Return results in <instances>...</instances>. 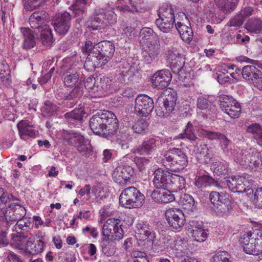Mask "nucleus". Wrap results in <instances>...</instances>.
Returning a JSON list of instances; mask_svg holds the SVG:
<instances>
[{"mask_svg":"<svg viewBox=\"0 0 262 262\" xmlns=\"http://www.w3.org/2000/svg\"><path fill=\"white\" fill-rule=\"evenodd\" d=\"M101 9H96L93 14L88 21V28L92 30H100L107 27V23L105 21Z\"/></svg>","mask_w":262,"mask_h":262,"instance_id":"obj_18","label":"nucleus"},{"mask_svg":"<svg viewBox=\"0 0 262 262\" xmlns=\"http://www.w3.org/2000/svg\"><path fill=\"white\" fill-rule=\"evenodd\" d=\"M43 3V0H29L25 3L24 7L26 10L31 11L37 9Z\"/></svg>","mask_w":262,"mask_h":262,"instance_id":"obj_54","label":"nucleus"},{"mask_svg":"<svg viewBox=\"0 0 262 262\" xmlns=\"http://www.w3.org/2000/svg\"><path fill=\"white\" fill-rule=\"evenodd\" d=\"M88 0H75L72 5L73 13L75 17H79L76 19L78 23H80L83 18V15L86 12L85 5Z\"/></svg>","mask_w":262,"mask_h":262,"instance_id":"obj_34","label":"nucleus"},{"mask_svg":"<svg viewBox=\"0 0 262 262\" xmlns=\"http://www.w3.org/2000/svg\"><path fill=\"white\" fill-rule=\"evenodd\" d=\"M59 110L58 106L49 101H46L43 107V113L49 116L55 115Z\"/></svg>","mask_w":262,"mask_h":262,"instance_id":"obj_49","label":"nucleus"},{"mask_svg":"<svg viewBox=\"0 0 262 262\" xmlns=\"http://www.w3.org/2000/svg\"><path fill=\"white\" fill-rule=\"evenodd\" d=\"M176 101L177 97L172 93L159 96L156 102L157 115L161 118L168 116L173 111Z\"/></svg>","mask_w":262,"mask_h":262,"instance_id":"obj_10","label":"nucleus"},{"mask_svg":"<svg viewBox=\"0 0 262 262\" xmlns=\"http://www.w3.org/2000/svg\"><path fill=\"white\" fill-rule=\"evenodd\" d=\"M155 23L158 29L162 32H169L173 28L174 23H176L173 10L170 8L167 12H165L159 15Z\"/></svg>","mask_w":262,"mask_h":262,"instance_id":"obj_14","label":"nucleus"},{"mask_svg":"<svg viewBox=\"0 0 262 262\" xmlns=\"http://www.w3.org/2000/svg\"><path fill=\"white\" fill-rule=\"evenodd\" d=\"M234 161L245 168L256 170L262 166L259 154L255 149L241 150L234 155Z\"/></svg>","mask_w":262,"mask_h":262,"instance_id":"obj_6","label":"nucleus"},{"mask_svg":"<svg viewBox=\"0 0 262 262\" xmlns=\"http://www.w3.org/2000/svg\"><path fill=\"white\" fill-rule=\"evenodd\" d=\"M235 100L232 96L229 95L221 94L219 96V105L222 111Z\"/></svg>","mask_w":262,"mask_h":262,"instance_id":"obj_52","label":"nucleus"},{"mask_svg":"<svg viewBox=\"0 0 262 262\" xmlns=\"http://www.w3.org/2000/svg\"><path fill=\"white\" fill-rule=\"evenodd\" d=\"M20 202L18 198L0 187V217L3 218V226L6 229L26 216V210Z\"/></svg>","mask_w":262,"mask_h":262,"instance_id":"obj_1","label":"nucleus"},{"mask_svg":"<svg viewBox=\"0 0 262 262\" xmlns=\"http://www.w3.org/2000/svg\"><path fill=\"white\" fill-rule=\"evenodd\" d=\"M210 167L213 170V173L217 176L223 174L227 172V165L220 161L213 162Z\"/></svg>","mask_w":262,"mask_h":262,"instance_id":"obj_47","label":"nucleus"},{"mask_svg":"<svg viewBox=\"0 0 262 262\" xmlns=\"http://www.w3.org/2000/svg\"><path fill=\"white\" fill-rule=\"evenodd\" d=\"M170 67L174 73L180 72L184 64V61H183L182 57L177 58L176 60H173L169 62Z\"/></svg>","mask_w":262,"mask_h":262,"instance_id":"obj_58","label":"nucleus"},{"mask_svg":"<svg viewBox=\"0 0 262 262\" xmlns=\"http://www.w3.org/2000/svg\"><path fill=\"white\" fill-rule=\"evenodd\" d=\"M89 124L91 130L95 135L103 138L112 137L119 129L118 121L116 115L109 111L97 112L90 118Z\"/></svg>","mask_w":262,"mask_h":262,"instance_id":"obj_2","label":"nucleus"},{"mask_svg":"<svg viewBox=\"0 0 262 262\" xmlns=\"http://www.w3.org/2000/svg\"><path fill=\"white\" fill-rule=\"evenodd\" d=\"M124 167H117L113 173V177L115 180H129L130 179L129 176H127L124 172Z\"/></svg>","mask_w":262,"mask_h":262,"instance_id":"obj_53","label":"nucleus"},{"mask_svg":"<svg viewBox=\"0 0 262 262\" xmlns=\"http://www.w3.org/2000/svg\"><path fill=\"white\" fill-rule=\"evenodd\" d=\"M49 19L48 13L45 11H35L29 17V22L33 29L45 27V24Z\"/></svg>","mask_w":262,"mask_h":262,"instance_id":"obj_20","label":"nucleus"},{"mask_svg":"<svg viewBox=\"0 0 262 262\" xmlns=\"http://www.w3.org/2000/svg\"><path fill=\"white\" fill-rule=\"evenodd\" d=\"M71 139H73L74 141L79 142L77 145V148L82 156L87 157L92 154L93 150L91 144L90 142L84 140L83 136L73 133L71 135Z\"/></svg>","mask_w":262,"mask_h":262,"instance_id":"obj_21","label":"nucleus"},{"mask_svg":"<svg viewBox=\"0 0 262 262\" xmlns=\"http://www.w3.org/2000/svg\"><path fill=\"white\" fill-rule=\"evenodd\" d=\"M202 135L205 137H207L210 140L218 139L221 133L219 132L208 131L206 130H202L200 131Z\"/></svg>","mask_w":262,"mask_h":262,"instance_id":"obj_64","label":"nucleus"},{"mask_svg":"<svg viewBox=\"0 0 262 262\" xmlns=\"http://www.w3.org/2000/svg\"><path fill=\"white\" fill-rule=\"evenodd\" d=\"M113 241L105 239H102L101 246L102 251L104 254L107 256H111L115 253V249L112 246Z\"/></svg>","mask_w":262,"mask_h":262,"instance_id":"obj_46","label":"nucleus"},{"mask_svg":"<svg viewBox=\"0 0 262 262\" xmlns=\"http://www.w3.org/2000/svg\"><path fill=\"white\" fill-rule=\"evenodd\" d=\"M122 35L124 37H127L129 40H133L137 35L135 28L132 27L129 25H127L123 29Z\"/></svg>","mask_w":262,"mask_h":262,"instance_id":"obj_56","label":"nucleus"},{"mask_svg":"<svg viewBox=\"0 0 262 262\" xmlns=\"http://www.w3.org/2000/svg\"><path fill=\"white\" fill-rule=\"evenodd\" d=\"M122 226L121 221L118 219H107L102 227V239L112 241L121 239L124 235Z\"/></svg>","mask_w":262,"mask_h":262,"instance_id":"obj_8","label":"nucleus"},{"mask_svg":"<svg viewBox=\"0 0 262 262\" xmlns=\"http://www.w3.org/2000/svg\"><path fill=\"white\" fill-rule=\"evenodd\" d=\"M246 131L252 134L253 138L256 140L262 135V126L258 123H253L247 127Z\"/></svg>","mask_w":262,"mask_h":262,"instance_id":"obj_48","label":"nucleus"},{"mask_svg":"<svg viewBox=\"0 0 262 262\" xmlns=\"http://www.w3.org/2000/svg\"><path fill=\"white\" fill-rule=\"evenodd\" d=\"M83 108L82 107L75 108L72 111L64 114V117L70 123L79 125L81 122L84 114Z\"/></svg>","mask_w":262,"mask_h":262,"instance_id":"obj_33","label":"nucleus"},{"mask_svg":"<svg viewBox=\"0 0 262 262\" xmlns=\"http://www.w3.org/2000/svg\"><path fill=\"white\" fill-rule=\"evenodd\" d=\"M179 204L185 209L191 210L194 205V200L191 195L184 193L180 196Z\"/></svg>","mask_w":262,"mask_h":262,"instance_id":"obj_42","label":"nucleus"},{"mask_svg":"<svg viewBox=\"0 0 262 262\" xmlns=\"http://www.w3.org/2000/svg\"><path fill=\"white\" fill-rule=\"evenodd\" d=\"M171 78L172 75L168 70H160L153 74L150 81L153 87L164 89L169 85Z\"/></svg>","mask_w":262,"mask_h":262,"instance_id":"obj_15","label":"nucleus"},{"mask_svg":"<svg viewBox=\"0 0 262 262\" xmlns=\"http://www.w3.org/2000/svg\"><path fill=\"white\" fill-rule=\"evenodd\" d=\"M28 240L25 234H17L12 236L11 245L18 249L26 251Z\"/></svg>","mask_w":262,"mask_h":262,"instance_id":"obj_37","label":"nucleus"},{"mask_svg":"<svg viewBox=\"0 0 262 262\" xmlns=\"http://www.w3.org/2000/svg\"><path fill=\"white\" fill-rule=\"evenodd\" d=\"M209 200L216 214L220 216L228 215L233 209V201L227 194L211 191Z\"/></svg>","mask_w":262,"mask_h":262,"instance_id":"obj_5","label":"nucleus"},{"mask_svg":"<svg viewBox=\"0 0 262 262\" xmlns=\"http://www.w3.org/2000/svg\"><path fill=\"white\" fill-rule=\"evenodd\" d=\"M96 77H88L85 82V88L89 92L96 93L98 92L96 88Z\"/></svg>","mask_w":262,"mask_h":262,"instance_id":"obj_55","label":"nucleus"},{"mask_svg":"<svg viewBox=\"0 0 262 262\" xmlns=\"http://www.w3.org/2000/svg\"><path fill=\"white\" fill-rule=\"evenodd\" d=\"M216 6L225 14H229L236 8L239 0H214Z\"/></svg>","mask_w":262,"mask_h":262,"instance_id":"obj_29","label":"nucleus"},{"mask_svg":"<svg viewBox=\"0 0 262 262\" xmlns=\"http://www.w3.org/2000/svg\"><path fill=\"white\" fill-rule=\"evenodd\" d=\"M247 196L257 208L262 207V188H258L254 191L251 188L248 192Z\"/></svg>","mask_w":262,"mask_h":262,"instance_id":"obj_38","label":"nucleus"},{"mask_svg":"<svg viewBox=\"0 0 262 262\" xmlns=\"http://www.w3.org/2000/svg\"><path fill=\"white\" fill-rule=\"evenodd\" d=\"M40 40L44 46H49L52 44L54 41L53 34L51 33V30L47 26L41 30L40 33Z\"/></svg>","mask_w":262,"mask_h":262,"instance_id":"obj_40","label":"nucleus"},{"mask_svg":"<svg viewBox=\"0 0 262 262\" xmlns=\"http://www.w3.org/2000/svg\"><path fill=\"white\" fill-rule=\"evenodd\" d=\"M246 61L252 65H247L242 68V77L249 83L262 90V72L255 67L262 69V61L249 58H247Z\"/></svg>","mask_w":262,"mask_h":262,"instance_id":"obj_3","label":"nucleus"},{"mask_svg":"<svg viewBox=\"0 0 262 262\" xmlns=\"http://www.w3.org/2000/svg\"><path fill=\"white\" fill-rule=\"evenodd\" d=\"M134 161L140 171L144 170L149 163L148 159L142 157H136Z\"/></svg>","mask_w":262,"mask_h":262,"instance_id":"obj_60","label":"nucleus"},{"mask_svg":"<svg viewBox=\"0 0 262 262\" xmlns=\"http://www.w3.org/2000/svg\"><path fill=\"white\" fill-rule=\"evenodd\" d=\"M13 226V231L16 232L17 234H23L28 233L33 228L30 219H27L25 217L23 219L17 221Z\"/></svg>","mask_w":262,"mask_h":262,"instance_id":"obj_28","label":"nucleus"},{"mask_svg":"<svg viewBox=\"0 0 262 262\" xmlns=\"http://www.w3.org/2000/svg\"><path fill=\"white\" fill-rule=\"evenodd\" d=\"M96 88L98 89L97 96L101 97L104 93L109 91L113 85L112 80L105 76L96 77Z\"/></svg>","mask_w":262,"mask_h":262,"instance_id":"obj_31","label":"nucleus"},{"mask_svg":"<svg viewBox=\"0 0 262 262\" xmlns=\"http://www.w3.org/2000/svg\"><path fill=\"white\" fill-rule=\"evenodd\" d=\"M139 34L142 39L148 40L153 36L154 31L149 28H143L141 29Z\"/></svg>","mask_w":262,"mask_h":262,"instance_id":"obj_63","label":"nucleus"},{"mask_svg":"<svg viewBox=\"0 0 262 262\" xmlns=\"http://www.w3.org/2000/svg\"><path fill=\"white\" fill-rule=\"evenodd\" d=\"M229 189L233 192L243 193L249 192L251 188L250 181H226V184Z\"/></svg>","mask_w":262,"mask_h":262,"instance_id":"obj_26","label":"nucleus"},{"mask_svg":"<svg viewBox=\"0 0 262 262\" xmlns=\"http://www.w3.org/2000/svg\"><path fill=\"white\" fill-rule=\"evenodd\" d=\"M82 95V91L80 87L76 86L73 90L68 94L65 95L66 98L68 99H75L77 101Z\"/></svg>","mask_w":262,"mask_h":262,"instance_id":"obj_59","label":"nucleus"},{"mask_svg":"<svg viewBox=\"0 0 262 262\" xmlns=\"http://www.w3.org/2000/svg\"><path fill=\"white\" fill-rule=\"evenodd\" d=\"M101 12L103 17H104V19L105 21H106L107 23V26H108V24L112 25L117 22V15L114 12L113 9L108 10H104L102 9Z\"/></svg>","mask_w":262,"mask_h":262,"instance_id":"obj_50","label":"nucleus"},{"mask_svg":"<svg viewBox=\"0 0 262 262\" xmlns=\"http://www.w3.org/2000/svg\"><path fill=\"white\" fill-rule=\"evenodd\" d=\"M157 189H164L171 192H177L185 189V181H153Z\"/></svg>","mask_w":262,"mask_h":262,"instance_id":"obj_19","label":"nucleus"},{"mask_svg":"<svg viewBox=\"0 0 262 262\" xmlns=\"http://www.w3.org/2000/svg\"><path fill=\"white\" fill-rule=\"evenodd\" d=\"M210 262H233V259L227 252L219 251L211 257Z\"/></svg>","mask_w":262,"mask_h":262,"instance_id":"obj_44","label":"nucleus"},{"mask_svg":"<svg viewBox=\"0 0 262 262\" xmlns=\"http://www.w3.org/2000/svg\"><path fill=\"white\" fill-rule=\"evenodd\" d=\"M63 82L67 86H71L76 84L79 79V75L77 73V68L70 67L66 70L63 74Z\"/></svg>","mask_w":262,"mask_h":262,"instance_id":"obj_30","label":"nucleus"},{"mask_svg":"<svg viewBox=\"0 0 262 262\" xmlns=\"http://www.w3.org/2000/svg\"><path fill=\"white\" fill-rule=\"evenodd\" d=\"M175 27L183 41L187 42L191 41L193 38V32L191 27L180 21L175 23Z\"/></svg>","mask_w":262,"mask_h":262,"instance_id":"obj_32","label":"nucleus"},{"mask_svg":"<svg viewBox=\"0 0 262 262\" xmlns=\"http://www.w3.org/2000/svg\"><path fill=\"white\" fill-rule=\"evenodd\" d=\"M136 233L140 240H147L148 242H151L152 244L155 242V233L150 232L149 226L143 222L137 224Z\"/></svg>","mask_w":262,"mask_h":262,"instance_id":"obj_22","label":"nucleus"},{"mask_svg":"<svg viewBox=\"0 0 262 262\" xmlns=\"http://www.w3.org/2000/svg\"><path fill=\"white\" fill-rule=\"evenodd\" d=\"M160 52L159 45L149 43L143 52V57L144 61L147 64L150 63L157 57Z\"/></svg>","mask_w":262,"mask_h":262,"instance_id":"obj_27","label":"nucleus"},{"mask_svg":"<svg viewBox=\"0 0 262 262\" xmlns=\"http://www.w3.org/2000/svg\"><path fill=\"white\" fill-rule=\"evenodd\" d=\"M20 138L27 140L29 138H35L36 133L28 120H21L17 125Z\"/></svg>","mask_w":262,"mask_h":262,"instance_id":"obj_24","label":"nucleus"},{"mask_svg":"<svg viewBox=\"0 0 262 262\" xmlns=\"http://www.w3.org/2000/svg\"><path fill=\"white\" fill-rule=\"evenodd\" d=\"M71 14L66 11L56 14L52 23L55 31L59 35L66 34L71 26Z\"/></svg>","mask_w":262,"mask_h":262,"instance_id":"obj_13","label":"nucleus"},{"mask_svg":"<svg viewBox=\"0 0 262 262\" xmlns=\"http://www.w3.org/2000/svg\"><path fill=\"white\" fill-rule=\"evenodd\" d=\"M165 54L166 58L169 62L182 57L180 50L176 47H171L168 48L165 51Z\"/></svg>","mask_w":262,"mask_h":262,"instance_id":"obj_45","label":"nucleus"},{"mask_svg":"<svg viewBox=\"0 0 262 262\" xmlns=\"http://www.w3.org/2000/svg\"><path fill=\"white\" fill-rule=\"evenodd\" d=\"M44 243L41 240L37 241L36 243H33L30 238L28 241L26 251H29L32 254L39 253L43 251Z\"/></svg>","mask_w":262,"mask_h":262,"instance_id":"obj_41","label":"nucleus"},{"mask_svg":"<svg viewBox=\"0 0 262 262\" xmlns=\"http://www.w3.org/2000/svg\"><path fill=\"white\" fill-rule=\"evenodd\" d=\"M20 30L24 38L23 47L26 49L34 47L37 39V34L28 28H21Z\"/></svg>","mask_w":262,"mask_h":262,"instance_id":"obj_25","label":"nucleus"},{"mask_svg":"<svg viewBox=\"0 0 262 262\" xmlns=\"http://www.w3.org/2000/svg\"><path fill=\"white\" fill-rule=\"evenodd\" d=\"M164 189L154 190L151 194V197L154 202L160 204H167L175 200V196L169 191Z\"/></svg>","mask_w":262,"mask_h":262,"instance_id":"obj_23","label":"nucleus"},{"mask_svg":"<svg viewBox=\"0 0 262 262\" xmlns=\"http://www.w3.org/2000/svg\"><path fill=\"white\" fill-rule=\"evenodd\" d=\"M191 234L194 241L198 242H203L208 237V230L206 228L201 230H195V231L192 232Z\"/></svg>","mask_w":262,"mask_h":262,"instance_id":"obj_51","label":"nucleus"},{"mask_svg":"<svg viewBox=\"0 0 262 262\" xmlns=\"http://www.w3.org/2000/svg\"><path fill=\"white\" fill-rule=\"evenodd\" d=\"M246 30L252 33H260L262 30V20L257 18L249 19L246 23Z\"/></svg>","mask_w":262,"mask_h":262,"instance_id":"obj_36","label":"nucleus"},{"mask_svg":"<svg viewBox=\"0 0 262 262\" xmlns=\"http://www.w3.org/2000/svg\"><path fill=\"white\" fill-rule=\"evenodd\" d=\"M164 157L163 163L169 166L174 171L182 170L187 164V157L180 148L169 149L165 153Z\"/></svg>","mask_w":262,"mask_h":262,"instance_id":"obj_7","label":"nucleus"},{"mask_svg":"<svg viewBox=\"0 0 262 262\" xmlns=\"http://www.w3.org/2000/svg\"><path fill=\"white\" fill-rule=\"evenodd\" d=\"M256 237L252 233L244 234L239 239L240 244L243 247L244 251L249 254L258 255L262 252V234Z\"/></svg>","mask_w":262,"mask_h":262,"instance_id":"obj_9","label":"nucleus"},{"mask_svg":"<svg viewBox=\"0 0 262 262\" xmlns=\"http://www.w3.org/2000/svg\"><path fill=\"white\" fill-rule=\"evenodd\" d=\"M231 118H237L241 113V106L236 100L223 110Z\"/></svg>","mask_w":262,"mask_h":262,"instance_id":"obj_39","label":"nucleus"},{"mask_svg":"<svg viewBox=\"0 0 262 262\" xmlns=\"http://www.w3.org/2000/svg\"><path fill=\"white\" fill-rule=\"evenodd\" d=\"M244 21V18L242 17V16L239 14L229 21L228 26L229 27H239L243 25Z\"/></svg>","mask_w":262,"mask_h":262,"instance_id":"obj_62","label":"nucleus"},{"mask_svg":"<svg viewBox=\"0 0 262 262\" xmlns=\"http://www.w3.org/2000/svg\"><path fill=\"white\" fill-rule=\"evenodd\" d=\"M179 138H187L191 141H194L197 137L194 133L193 126L190 122H188L185 126L184 132L179 135Z\"/></svg>","mask_w":262,"mask_h":262,"instance_id":"obj_43","label":"nucleus"},{"mask_svg":"<svg viewBox=\"0 0 262 262\" xmlns=\"http://www.w3.org/2000/svg\"><path fill=\"white\" fill-rule=\"evenodd\" d=\"M147 127V124L144 120L141 119L137 121L132 126L135 133L141 134L143 132Z\"/></svg>","mask_w":262,"mask_h":262,"instance_id":"obj_57","label":"nucleus"},{"mask_svg":"<svg viewBox=\"0 0 262 262\" xmlns=\"http://www.w3.org/2000/svg\"><path fill=\"white\" fill-rule=\"evenodd\" d=\"M159 146V140L154 137L146 138L141 144L133 149V152L140 155H150L155 152Z\"/></svg>","mask_w":262,"mask_h":262,"instance_id":"obj_17","label":"nucleus"},{"mask_svg":"<svg viewBox=\"0 0 262 262\" xmlns=\"http://www.w3.org/2000/svg\"><path fill=\"white\" fill-rule=\"evenodd\" d=\"M95 58L102 60V64L107 62L113 57L115 52V46L110 41L104 40L95 45L93 50Z\"/></svg>","mask_w":262,"mask_h":262,"instance_id":"obj_11","label":"nucleus"},{"mask_svg":"<svg viewBox=\"0 0 262 262\" xmlns=\"http://www.w3.org/2000/svg\"><path fill=\"white\" fill-rule=\"evenodd\" d=\"M154 107L153 99L148 96L140 94L136 97L135 109L139 116H147L152 111Z\"/></svg>","mask_w":262,"mask_h":262,"instance_id":"obj_12","label":"nucleus"},{"mask_svg":"<svg viewBox=\"0 0 262 262\" xmlns=\"http://www.w3.org/2000/svg\"><path fill=\"white\" fill-rule=\"evenodd\" d=\"M154 180H185L184 178L180 176L170 173L167 171H165L161 168L156 169L154 173Z\"/></svg>","mask_w":262,"mask_h":262,"instance_id":"obj_35","label":"nucleus"},{"mask_svg":"<svg viewBox=\"0 0 262 262\" xmlns=\"http://www.w3.org/2000/svg\"><path fill=\"white\" fill-rule=\"evenodd\" d=\"M144 201V195L134 186L123 189L119 196L120 204L126 208H139Z\"/></svg>","mask_w":262,"mask_h":262,"instance_id":"obj_4","label":"nucleus"},{"mask_svg":"<svg viewBox=\"0 0 262 262\" xmlns=\"http://www.w3.org/2000/svg\"><path fill=\"white\" fill-rule=\"evenodd\" d=\"M211 106L210 102L205 98L201 96L197 99L196 107L199 110H204L209 108Z\"/></svg>","mask_w":262,"mask_h":262,"instance_id":"obj_61","label":"nucleus"},{"mask_svg":"<svg viewBox=\"0 0 262 262\" xmlns=\"http://www.w3.org/2000/svg\"><path fill=\"white\" fill-rule=\"evenodd\" d=\"M165 215L168 224L173 229H179L185 224L184 215L179 209L170 208L166 210Z\"/></svg>","mask_w":262,"mask_h":262,"instance_id":"obj_16","label":"nucleus"}]
</instances>
